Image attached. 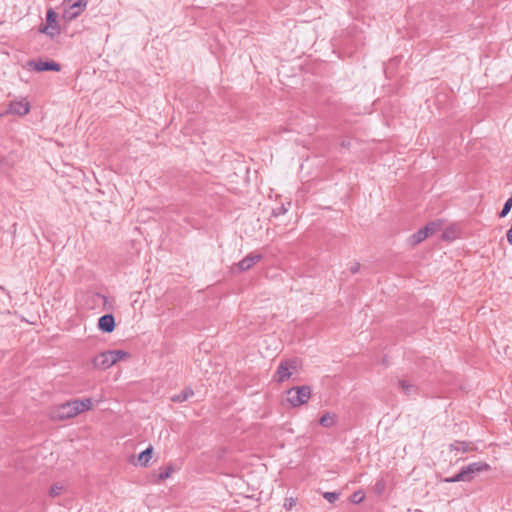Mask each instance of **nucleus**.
I'll return each instance as SVG.
<instances>
[{"label":"nucleus","mask_w":512,"mask_h":512,"mask_svg":"<svg viewBox=\"0 0 512 512\" xmlns=\"http://www.w3.org/2000/svg\"><path fill=\"white\" fill-rule=\"evenodd\" d=\"M94 403L91 398L75 399L57 406L50 411V417L53 420H65L73 418L85 411L93 408Z\"/></svg>","instance_id":"f257e3e1"},{"label":"nucleus","mask_w":512,"mask_h":512,"mask_svg":"<svg viewBox=\"0 0 512 512\" xmlns=\"http://www.w3.org/2000/svg\"><path fill=\"white\" fill-rule=\"evenodd\" d=\"M30 109L31 105L28 99L25 97H21L13 100L9 104L7 113L22 117L27 115L30 112Z\"/></svg>","instance_id":"0eeeda50"},{"label":"nucleus","mask_w":512,"mask_h":512,"mask_svg":"<svg viewBox=\"0 0 512 512\" xmlns=\"http://www.w3.org/2000/svg\"><path fill=\"white\" fill-rule=\"evenodd\" d=\"M296 505V500L294 498H286L284 502V508L287 510H291Z\"/></svg>","instance_id":"393cba45"},{"label":"nucleus","mask_w":512,"mask_h":512,"mask_svg":"<svg viewBox=\"0 0 512 512\" xmlns=\"http://www.w3.org/2000/svg\"><path fill=\"white\" fill-rule=\"evenodd\" d=\"M460 481H467V477L465 476L463 469H461V471L458 474L445 479V482H450V483L460 482Z\"/></svg>","instance_id":"aec40b11"},{"label":"nucleus","mask_w":512,"mask_h":512,"mask_svg":"<svg viewBox=\"0 0 512 512\" xmlns=\"http://www.w3.org/2000/svg\"><path fill=\"white\" fill-rule=\"evenodd\" d=\"M400 385H401V388L402 390L406 393V394H412L416 391V388L413 384L409 383L408 381H401L400 382Z\"/></svg>","instance_id":"412c9836"},{"label":"nucleus","mask_w":512,"mask_h":512,"mask_svg":"<svg viewBox=\"0 0 512 512\" xmlns=\"http://www.w3.org/2000/svg\"><path fill=\"white\" fill-rule=\"evenodd\" d=\"M323 497L330 503H334L338 500L339 494L336 492H325L323 493Z\"/></svg>","instance_id":"b1692460"},{"label":"nucleus","mask_w":512,"mask_h":512,"mask_svg":"<svg viewBox=\"0 0 512 512\" xmlns=\"http://www.w3.org/2000/svg\"><path fill=\"white\" fill-rule=\"evenodd\" d=\"M29 70L43 72V71H55L58 72L61 69V66L54 61H44V60H31L26 63L25 66Z\"/></svg>","instance_id":"6e6552de"},{"label":"nucleus","mask_w":512,"mask_h":512,"mask_svg":"<svg viewBox=\"0 0 512 512\" xmlns=\"http://www.w3.org/2000/svg\"><path fill=\"white\" fill-rule=\"evenodd\" d=\"M39 31L50 38H54L60 34V24L58 22V15L55 11L52 9L47 11L46 21L42 26H40Z\"/></svg>","instance_id":"39448f33"},{"label":"nucleus","mask_w":512,"mask_h":512,"mask_svg":"<svg viewBox=\"0 0 512 512\" xmlns=\"http://www.w3.org/2000/svg\"><path fill=\"white\" fill-rule=\"evenodd\" d=\"M191 396H193V391L191 389H185L181 393L174 395L171 400L173 402H184L188 400Z\"/></svg>","instance_id":"6ab92c4d"},{"label":"nucleus","mask_w":512,"mask_h":512,"mask_svg":"<svg viewBox=\"0 0 512 512\" xmlns=\"http://www.w3.org/2000/svg\"><path fill=\"white\" fill-rule=\"evenodd\" d=\"M98 328L105 333H111L115 329V319L111 314L103 315L98 320Z\"/></svg>","instance_id":"ddd939ff"},{"label":"nucleus","mask_w":512,"mask_h":512,"mask_svg":"<svg viewBox=\"0 0 512 512\" xmlns=\"http://www.w3.org/2000/svg\"><path fill=\"white\" fill-rule=\"evenodd\" d=\"M262 259V255L258 253H251L236 264L239 271H246L256 265Z\"/></svg>","instance_id":"9b49d317"},{"label":"nucleus","mask_w":512,"mask_h":512,"mask_svg":"<svg viewBox=\"0 0 512 512\" xmlns=\"http://www.w3.org/2000/svg\"><path fill=\"white\" fill-rule=\"evenodd\" d=\"M301 362L298 359H287L280 363L275 374V381L282 383L297 374L300 370Z\"/></svg>","instance_id":"20e7f679"},{"label":"nucleus","mask_w":512,"mask_h":512,"mask_svg":"<svg viewBox=\"0 0 512 512\" xmlns=\"http://www.w3.org/2000/svg\"><path fill=\"white\" fill-rule=\"evenodd\" d=\"M383 489H384V483H383V482H378V483L376 484V490H377V492H378V493H381Z\"/></svg>","instance_id":"cd10ccee"},{"label":"nucleus","mask_w":512,"mask_h":512,"mask_svg":"<svg viewBox=\"0 0 512 512\" xmlns=\"http://www.w3.org/2000/svg\"><path fill=\"white\" fill-rule=\"evenodd\" d=\"M66 484L62 481L55 482L51 485L49 489V495L53 498L59 497L66 491Z\"/></svg>","instance_id":"dca6fc26"},{"label":"nucleus","mask_w":512,"mask_h":512,"mask_svg":"<svg viewBox=\"0 0 512 512\" xmlns=\"http://www.w3.org/2000/svg\"><path fill=\"white\" fill-rule=\"evenodd\" d=\"M62 5L63 17L72 20L85 10L87 0H64Z\"/></svg>","instance_id":"423d86ee"},{"label":"nucleus","mask_w":512,"mask_h":512,"mask_svg":"<svg viewBox=\"0 0 512 512\" xmlns=\"http://www.w3.org/2000/svg\"><path fill=\"white\" fill-rule=\"evenodd\" d=\"M511 208H512V197H510L506 201V203L504 204V207H503L502 211L500 212L499 216L502 217V218L505 217L509 213Z\"/></svg>","instance_id":"5701e85b"},{"label":"nucleus","mask_w":512,"mask_h":512,"mask_svg":"<svg viewBox=\"0 0 512 512\" xmlns=\"http://www.w3.org/2000/svg\"><path fill=\"white\" fill-rule=\"evenodd\" d=\"M364 498H365L364 492L356 491L352 494L350 500L352 503L358 504V503L362 502L364 500Z\"/></svg>","instance_id":"4be33fe9"},{"label":"nucleus","mask_w":512,"mask_h":512,"mask_svg":"<svg viewBox=\"0 0 512 512\" xmlns=\"http://www.w3.org/2000/svg\"><path fill=\"white\" fill-rule=\"evenodd\" d=\"M427 237H429L426 233V231L422 228L410 237V242L413 245H417L424 241Z\"/></svg>","instance_id":"a211bd4d"},{"label":"nucleus","mask_w":512,"mask_h":512,"mask_svg":"<svg viewBox=\"0 0 512 512\" xmlns=\"http://www.w3.org/2000/svg\"><path fill=\"white\" fill-rule=\"evenodd\" d=\"M311 395V388L307 385L292 387L285 392L283 404L296 408L308 403Z\"/></svg>","instance_id":"7ed1b4c3"},{"label":"nucleus","mask_w":512,"mask_h":512,"mask_svg":"<svg viewBox=\"0 0 512 512\" xmlns=\"http://www.w3.org/2000/svg\"><path fill=\"white\" fill-rule=\"evenodd\" d=\"M462 235V229L461 227L456 224H450L448 225L442 233V239L445 241H454L458 238H460Z\"/></svg>","instance_id":"f8f14e48"},{"label":"nucleus","mask_w":512,"mask_h":512,"mask_svg":"<svg viewBox=\"0 0 512 512\" xmlns=\"http://www.w3.org/2000/svg\"><path fill=\"white\" fill-rule=\"evenodd\" d=\"M443 227V221L442 220H436L429 222L423 229L426 231L428 236H431L437 232H439Z\"/></svg>","instance_id":"f3484780"},{"label":"nucleus","mask_w":512,"mask_h":512,"mask_svg":"<svg viewBox=\"0 0 512 512\" xmlns=\"http://www.w3.org/2000/svg\"><path fill=\"white\" fill-rule=\"evenodd\" d=\"M321 426L330 428L336 425L337 415L335 413L327 412L319 420Z\"/></svg>","instance_id":"2eb2a0df"},{"label":"nucleus","mask_w":512,"mask_h":512,"mask_svg":"<svg viewBox=\"0 0 512 512\" xmlns=\"http://www.w3.org/2000/svg\"><path fill=\"white\" fill-rule=\"evenodd\" d=\"M153 455V448L152 446H149L147 449H145L143 452H141L137 458V461L135 462V465L146 467L150 460L152 459Z\"/></svg>","instance_id":"4468645a"},{"label":"nucleus","mask_w":512,"mask_h":512,"mask_svg":"<svg viewBox=\"0 0 512 512\" xmlns=\"http://www.w3.org/2000/svg\"><path fill=\"white\" fill-rule=\"evenodd\" d=\"M507 241L509 242L510 245H512V226L507 231Z\"/></svg>","instance_id":"bb28decb"},{"label":"nucleus","mask_w":512,"mask_h":512,"mask_svg":"<svg viewBox=\"0 0 512 512\" xmlns=\"http://www.w3.org/2000/svg\"><path fill=\"white\" fill-rule=\"evenodd\" d=\"M449 454L451 458L462 455L466 452L475 450V447L471 443L455 441L449 445Z\"/></svg>","instance_id":"9d476101"},{"label":"nucleus","mask_w":512,"mask_h":512,"mask_svg":"<svg viewBox=\"0 0 512 512\" xmlns=\"http://www.w3.org/2000/svg\"><path fill=\"white\" fill-rule=\"evenodd\" d=\"M490 468V465L487 464L486 462L479 461L471 463L463 467L462 469L465 476L467 477V481H471L475 477V475L489 471Z\"/></svg>","instance_id":"1a4fd4ad"},{"label":"nucleus","mask_w":512,"mask_h":512,"mask_svg":"<svg viewBox=\"0 0 512 512\" xmlns=\"http://www.w3.org/2000/svg\"><path fill=\"white\" fill-rule=\"evenodd\" d=\"M131 358L128 351L115 349L106 350L96 354L92 360L91 365L95 370H107L118 362H125Z\"/></svg>","instance_id":"f03ea898"},{"label":"nucleus","mask_w":512,"mask_h":512,"mask_svg":"<svg viewBox=\"0 0 512 512\" xmlns=\"http://www.w3.org/2000/svg\"><path fill=\"white\" fill-rule=\"evenodd\" d=\"M171 473H172V469H171V468H169V469H167L166 471L161 472V473L159 474V478H160V479H166V478L170 477Z\"/></svg>","instance_id":"a878e982"}]
</instances>
